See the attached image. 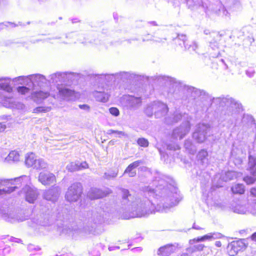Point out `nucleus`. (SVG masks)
<instances>
[{
    "mask_svg": "<svg viewBox=\"0 0 256 256\" xmlns=\"http://www.w3.org/2000/svg\"><path fill=\"white\" fill-rule=\"evenodd\" d=\"M26 78H28L32 83V90L38 88L42 89V87L47 83V80L45 76L40 74H34L26 76H20L13 78L12 81L14 82H23Z\"/></svg>",
    "mask_w": 256,
    "mask_h": 256,
    "instance_id": "nucleus-4",
    "label": "nucleus"
},
{
    "mask_svg": "<svg viewBox=\"0 0 256 256\" xmlns=\"http://www.w3.org/2000/svg\"><path fill=\"white\" fill-rule=\"evenodd\" d=\"M93 95L96 100L104 102H106L110 96L108 90L106 89L103 85L98 86L94 92Z\"/></svg>",
    "mask_w": 256,
    "mask_h": 256,
    "instance_id": "nucleus-13",
    "label": "nucleus"
},
{
    "mask_svg": "<svg viewBox=\"0 0 256 256\" xmlns=\"http://www.w3.org/2000/svg\"><path fill=\"white\" fill-rule=\"evenodd\" d=\"M132 77L131 74L130 72H120L116 73L114 74H100L96 76V80L100 78V80L105 79L107 82L114 80L116 78H120L121 80H124L128 79Z\"/></svg>",
    "mask_w": 256,
    "mask_h": 256,
    "instance_id": "nucleus-9",
    "label": "nucleus"
},
{
    "mask_svg": "<svg viewBox=\"0 0 256 256\" xmlns=\"http://www.w3.org/2000/svg\"><path fill=\"white\" fill-rule=\"evenodd\" d=\"M254 70L252 68H249L246 71V74L249 77H252L254 76Z\"/></svg>",
    "mask_w": 256,
    "mask_h": 256,
    "instance_id": "nucleus-56",
    "label": "nucleus"
},
{
    "mask_svg": "<svg viewBox=\"0 0 256 256\" xmlns=\"http://www.w3.org/2000/svg\"><path fill=\"white\" fill-rule=\"evenodd\" d=\"M77 163L80 168V170L88 168V164L86 162H77Z\"/></svg>",
    "mask_w": 256,
    "mask_h": 256,
    "instance_id": "nucleus-54",
    "label": "nucleus"
},
{
    "mask_svg": "<svg viewBox=\"0 0 256 256\" xmlns=\"http://www.w3.org/2000/svg\"><path fill=\"white\" fill-rule=\"evenodd\" d=\"M155 104L154 102L148 104L144 112L148 116H152V114H154L155 111Z\"/></svg>",
    "mask_w": 256,
    "mask_h": 256,
    "instance_id": "nucleus-38",
    "label": "nucleus"
},
{
    "mask_svg": "<svg viewBox=\"0 0 256 256\" xmlns=\"http://www.w3.org/2000/svg\"><path fill=\"white\" fill-rule=\"evenodd\" d=\"M192 228L197 230H202V228H200V226H197L195 223L194 224Z\"/></svg>",
    "mask_w": 256,
    "mask_h": 256,
    "instance_id": "nucleus-63",
    "label": "nucleus"
},
{
    "mask_svg": "<svg viewBox=\"0 0 256 256\" xmlns=\"http://www.w3.org/2000/svg\"><path fill=\"white\" fill-rule=\"evenodd\" d=\"M186 88L188 92L190 94V96L194 98L200 97L201 98H208L210 101L212 100V97L204 90H201L192 86H187ZM212 100L214 102L218 104L220 106H226V114L228 116H232L235 118H236L238 115L243 110L241 104L228 96L226 97L214 98Z\"/></svg>",
    "mask_w": 256,
    "mask_h": 256,
    "instance_id": "nucleus-2",
    "label": "nucleus"
},
{
    "mask_svg": "<svg viewBox=\"0 0 256 256\" xmlns=\"http://www.w3.org/2000/svg\"><path fill=\"white\" fill-rule=\"evenodd\" d=\"M250 194L251 196L256 197V187H254L250 188Z\"/></svg>",
    "mask_w": 256,
    "mask_h": 256,
    "instance_id": "nucleus-58",
    "label": "nucleus"
},
{
    "mask_svg": "<svg viewBox=\"0 0 256 256\" xmlns=\"http://www.w3.org/2000/svg\"><path fill=\"white\" fill-rule=\"evenodd\" d=\"M34 222L36 224L42 226H46L49 224V220L47 216L44 217L40 216V218H34Z\"/></svg>",
    "mask_w": 256,
    "mask_h": 256,
    "instance_id": "nucleus-35",
    "label": "nucleus"
},
{
    "mask_svg": "<svg viewBox=\"0 0 256 256\" xmlns=\"http://www.w3.org/2000/svg\"><path fill=\"white\" fill-rule=\"evenodd\" d=\"M20 154L18 152L12 150L5 158L4 161L9 163L17 162L20 160Z\"/></svg>",
    "mask_w": 256,
    "mask_h": 256,
    "instance_id": "nucleus-29",
    "label": "nucleus"
},
{
    "mask_svg": "<svg viewBox=\"0 0 256 256\" xmlns=\"http://www.w3.org/2000/svg\"><path fill=\"white\" fill-rule=\"evenodd\" d=\"M172 189V190H170L167 187H162L161 184L156 186V189L146 188L144 194L146 196L154 198L155 206L149 198H134L128 190L122 188V204L127 206L126 211L122 214V218L127 220L146 216L155 212H167L171 208L177 205L180 200L176 189L174 187Z\"/></svg>",
    "mask_w": 256,
    "mask_h": 256,
    "instance_id": "nucleus-1",
    "label": "nucleus"
},
{
    "mask_svg": "<svg viewBox=\"0 0 256 256\" xmlns=\"http://www.w3.org/2000/svg\"><path fill=\"white\" fill-rule=\"evenodd\" d=\"M137 143L140 146L145 147V148L148 146V144H149L148 140H146V138H139L137 140Z\"/></svg>",
    "mask_w": 256,
    "mask_h": 256,
    "instance_id": "nucleus-45",
    "label": "nucleus"
},
{
    "mask_svg": "<svg viewBox=\"0 0 256 256\" xmlns=\"http://www.w3.org/2000/svg\"><path fill=\"white\" fill-rule=\"evenodd\" d=\"M25 164L28 167H32L37 170L45 169L48 166L47 163L42 158H36L32 153L28 154L26 156Z\"/></svg>",
    "mask_w": 256,
    "mask_h": 256,
    "instance_id": "nucleus-6",
    "label": "nucleus"
},
{
    "mask_svg": "<svg viewBox=\"0 0 256 256\" xmlns=\"http://www.w3.org/2000/svg\"><path fill=\"white\" fill-rule=\"evenodd\" d=\"M82 192V188L80 183L76 182L72 184L68 189L65 194L66 200L70 202L77 201Z\"/></svg>",
    "mask_w": 256,
    "mask_h": 256,
    "instance_id": "nucleus-5",
    "label": "nucleus"
},
{
    "mask_svg": "<svg viewBox=\"0 0 256 256\" xmlns=\"http://www.w3.org/2000/svg\"><path fill=\"white\" fill-rule=\"evenodd\" d=\"M38 181L44 186H49L56 182V177L51 172H42L39 174Z\"/></svg>",
    "mask_w": 256,
    "mask_h": 256,
    "instance_id": "nucleus-16",
    "label": "nucleus"
},
{
    "mask_svg": "<svg viewBox=\"0 0 256 256\" xmlns=\"http://www.w3.org/2000/svg\"><path fill=\"white\" fill-rule=\"evenodd\" d=\"M253 176H256V158L252 156L248 157V168Z\"/></svg>",
    "mask_w": 256,
    "mask_h": 256,
    "instance_id": "nucleus-30",
    "label": "nucleus"
},
{
    "mask_svg": "<svg viewBox=\"0 0 256 256\" xmlns=\"http://www.w3.org/2000/svg\"><path fill=\"white\" fill-rule=\"evenodd\" d=\"M17 90L21 94H26L30 92V88L24 86H21L17 88Z\"/></svg>",
    "mask_w": 256,
    "mask_h": 256,
    "instance_id": "nucleus-41",
    "label": "nucleus"
},
{
    "mask_svg": "<svg viewBox=\"0 0 256 256\" xmlns=\"http://www.w3.org/2000/svg\"><path fill=\"white\" fill-rule=\"evenodd\" d=\"M71 72H56L50 75V82L58 83V82H66L72 76Z\"/></svg>",
    "mask_w": 256,
    "mask_h": 256,
    "instance_id": "nucleus-15",
    "label": "nucleus"
},
{
    "mask_svg": "<svg viewBox=\"0 0 256 256\" xmlns=\"http://www.w3.org/2000/svg\"><path fill=\"white\" fill-rule=\"evenodd\" d=\"M134 252H140L142 250V248L141 247L134 248L132 250Z\"/></svg>",
    "mask_w": 256,
    "mask_h": 256,
    "instance_id": "nucleus-61",
    "label": "nucleus"
},
{
    "mask_svg": "<svg viewBox=\"0 0 256 256\" xmlns=\"http://www.w3.org/2000/svg\"><path fill=\"white\" fill-rule=\"evenodd\" d=\"M243 180L248 184H254L256 179L250 176H246L243 178Z\"/></svg>",
    "mask_w": 256,
    "mask_h": 256,
    "instance_id": "nucleus-49",
    "label": "nucleus"
},
{
    "mask_svg": "<svg viewBox=\"0 0 256 256\" xmlns=\"http://www.w3.org/2000/svg\"><path fill=\"white\" fill-rule=\"evenodd\" d=\"M210 235H212V239H216L221 238L222 236V234L220 233H210Z\"/></svg>",
    "mask_w": 256,
    "mask_h": 256,
    "instance_id": "nucleus-55",
    "label": "nucleus"
},
{
    "mask_svg": "<svg viewBox=\"0 0 256 256\" xmlns=\"http://www.w3.org/2000/svg\"><path fill=\"white\" fill-rule=\"evenodd\" d=\"M11 81V79L8 78H0V90L8 93L11 92L12 90V88L10 84Z\"/></svg>",
    "mask_w": 256,
    "mask_h": 256,
    "instance_id": "nucleus-26",
    "label": "nucleus"
},
{
    "mask_svg": "<svg viewBox=\"0 0 256 256\" xmlns=\"http://www.w3.org/2000/svg\"><path fill=\"white\" fill-rule=\"evenodd\" d=\"M242 176V172H236L235 171H228L221 174L220 179L224 182H226L241 177Z\"/></svg>",
    "mask_w": 256,
    "mask_h": 256,
    "instance_id": "nucleus-22",
    "label": "nucleus"
},
{
    "mask_svg": "<svg viewBox=\"0 0 256 256\" xmlns=\"http://www.w3.org/2000/svg\"><path fill=\"white\" fill-rule=\"evenodd\" d=\"M158 80H162L163 81L169 82L170 83H174V80L172 78L167 77L165 76H160Z\"/></svg>",
    "mask_w": 256,
    "mask_h": 256,
    "instance_id": "nucleus-52",
    "label": "nucleus"
},
{
    "mask_svg": "<svg viewBox=\"0 0 256 256\" xmlns=\"http://www.w3.org/2000/svg\"><path fill=\"white\" fill-rule=\"evenodd\" d=\"M79 107L80 108L85 110H88L89 109V106L86 104H80L79 106Z\"/></svg>",
    "mask_w": 256,
    "mask_h": 256,
    "instance_id": "nucleus-62",
    "label": "nucleus"
},
{
    "mask_svg": "<svg viewBox=\"0 0 256 256\" xmlns=\"http://www.w3.org/2000/svg\"><path fill=\"white\" fill-rule=\"evenodd\" d=\"M0 216L5 220L10 222L19 221L18 216L14 210L8 208H0Z\"/></svg>",
    "mask_w": 256,
    "mask_h": 256,
    "instance_id": "nucleus-11",
    "label": "nucleus"
},
{
    "mask_svg": "<svg viewBox=\"0 0 256 256\" xmlns=\"http://www.w3.org/2000/svg\"><path fill=\"white\" fill-rule=\"evenodd\" d=\"M50 95L54 98H56L54 94H50L48 92L44 91L42 89L38 88L35 90H32L30 97L34 102L37 104H40L43 100Z\"/></svg>",
    "mask_w": 256,
    "mask_h": 256,
    "instance_id": "nucleus-10",
    "label": "nucleus"
},
{
    "mask_svg": "<svg viewBox=\"0 0 256 256\" xmlns=\"http://www.w3.org/2000/svg\"><path fill=\"white\" fill-rule=\"evenodd\" d=\"M11 116H10L3 115L0 116V120H11Z\"/></svg>",
    "mask_w": 256,
    "mask_h": 256,
    "instance_id": "nucleus-57",
    "label": "nucleus"
},
{
    "mask_svg": "<svg viewBox=\"0 0 256 256\" xmlns=\"http://www.w3.org/2000/svg\"><path fill=\"white\" fill-rule=\"evenodd\" d=\"M60 95L66 98H70L74 94V91L67 88H58Z\"/></svg>",
    "mask_w": 256,
    "mask_h": 256,
    "instance_id": "nucleus-32",
    "label": "nucleus"
},
{
    "mask_svg": "<svg viewBox=\"0 0 256 256\" xmlns=\"http://www.w3.org/2000/svg\"><path fill=\"white\" fill-rule=\"evenodd\" d=\"M184 146L190 154H194L196 152V148L190 140H185Z\"/></svg>",
    "mask_w": 256,
    "mask_h": 256,
    "instance_id": "nucleus-33",
    "label": "nucleus"
},
{
    "mask_svg": "<svg viewBox=\"0 0 256 256\" xmlns=\"http://www.w3.org/2000/svg\"><path fill=\"white\" fill-rule=\"evenodd\" d=\"M58 230L61 234H68L74 236L75 234H78L80 230L77 228H71L69 226H64L62 228H58Z\"/></svg>",
    "mask_w": 256,
    "mask_h": 256,
    "instance_id": "nucleus-28",
    "label": "nucleus"
},
{
    "mask_svg": "<svg viewBox=\"0 0 256 256\" xmlns=\"http://www.w3.org/2000/svg\"><path fill=\"white\" fill-rule=\"evenodd\" d=\"M17 188V186H10L2 188H0V198L6 196V194L14 192L15 189Z\"/></svg>",
    "mask_w": 256,
    "mask_h": 256,
    "instance_id": "nucleus-36",
    "label": "nucleus"
},
{
    "mask_svg": "<svg viewBox=\"0 0 256 256\" xmlns=\"http://www.w3.org/2000/svg\"><path fill=\"white\" fill-rule=\"evenodd\" d=\"M50 110V107H44V106H38L35 108L34 110V113H39V112H49Z\"/></svg>",
    "mask_w": 256,
    "mask_h": 256,
    "instance_id": "nucleus-44",
    "label": "nucleus"
},
{
    "mask_svg": "<svg viewBox=\"0 0 256 256\" xmlns=\"http://www.w3.org/2000/svg\"><path fill=\"white\" fill-rule=\"evenodd\" d=\"M26 192V200L30 203H34L38 196V192L36 189L26 186L24 188Z\"/></svg>",
    "mask_w": 256,
    "mask_h": 256,
    "instance_id": "nucleus-23",
    "label": "nucleus"
},
{
    "mask_svg": "<svg viewBox=\"0 0 256 256\" xmlns=\"http://www.w3.org/2000/svg\"><path fill=\"white\" fill-rule=\"evenodd\" d=\"M182 117L186 118V121L183 122L179 126L175 128L172 132V137L174 140H182L190 132V118L188 114H184L182 116L180 113L176 112L174 113L172 119L170 118H166V122L168 124H172L174 122H178Z\"/></svg>",
    "mask_w": 256,
    "mask_h": 256,
    "instance_id": "nucleus-3",
    "label": "nucleus"
},
{
    "mask_svg": "<svg viewBox=\"0 0 256 256\" xmlns=\"http://www.w3.org/2000/svg\"><path fill=\"white\" fill-rule=\"evenodd\" d=\"M154 116L156 118H160L164 116L168 112L167 105L160 101L154 102Z\"/></svg>",
    "mask_w": 256,
    "mask_h": 256,
    "instance_id": "nucleus-19",
    "label": "nucleus"
},
{
    "mask_svg": "<svg viewBox=\"0 0 256 256\" xmlns=\"http://www.w3.org/2000/svg\"><path fill=\"white\" fill-rule=\"evenodd\" d=\"M210 128L208 124H199L192 134L193 138L198 143H202L206 140Z\"/></svg>",
    "mask_w": 256,
    "mask_h": 256,
    "instance_id": "nucleus-7",
    "label": "nucleus"
},
{
    "mask_svg": "<svg viewBox=\"0 0 256 256\" xmlns=\"http://www.w3.org/2000/svg\"><path fill=\"white\" fill-rule=\"evenodd\" d=\"M166 40V38H156V39L153 40L156 42L163 43V42H164Z\"/></svg>",
    "mask_w": 256,
    "mask_h": 256,
    "instance_id": "nucleus-59",
    "label": "nucleus"
},
{
    "mask_svg": "<svg viewBox=\"0 0 256 256\" xmlns=\"http://www.w3.org/2000/svg\"><path fill=\"white\" fill-rule=\"evenodd\" d=\"M250 238L252 240L256 242V232L251 236Z\"/></svg>",
    "mask_w": 256,
    "mask_h": 256,
    "instance_id": "nucleus-64",
    "label": "nucleus"
},
{
    "mask_svg": "<svg viewBox=\"0 0 256 256\" xmlns=\"http://www.w3.org/2000/svg\"><path fill=\"white\" fill-rule=\"evenodd\" d=\"M110 112L113 116H117L120 114L119 110L116 108H111L109 109Z\"/></svg>",
    "mask_w": 256,
    "mask_h": 256,
    "instance_id": "nucleus-53",
    "label": "nucleus"
},
{
    "mask_svg": "<svg viewBox=\"0 0 256 256\" xmlns=\"http://www.w3.org/2000/svg\"><path fill=\"white\" fill-rule=\"evenodd\" d=\"M60 193V188L58 186H55L50 188L44 193V198L48 200L54 202L57 200Z\"/></svg>",
    "mask_w": 256,
    "mask_h": 256,
    "instance_id": "nucleus-17",
    "label": "nucleus"
},
{
    "mask_svg": "<svg viewBox=\"0 0 256 256\" xmlns=\"http://www.w3.org/2000/svg\"><path fill=\"white\" fill-rule=\"evenodd\" d=\"M205 247L204 245L202 244H199L197 245H194V246H190L188 248H194V252L196 250L198 251H202L203 250L204 248Z\"/></svg>",
    "mask_w": 256,
    "mask_h": 256,
    "instance_id": "nucleus-51",
    "label": "nucleus"
},
{
    "mask_svg": "<svg viewBox=\"0 0 256 256\" xmlns=\"http://www.w3.org/2000/svg\"><path fill=\"white\" fill-rule=\"evenodd\" d=\"M248 212L254 216H256V202L249 204L248 206Z\"/></svg>",
    "mask_w": 256,
    "mask_h": 256,
    "instance_id": "nucleus-46",
    "label": "nucleus"
},
{
    "mask_svg": "<svg viewBox=\"0 0 256 256\" xmlns=\"http://www.w3.org/2000/svg\"><path fill=\"white\" fill-rule=\"evenodd\" d=\"M107 134H117L119 137H121L122 136H125L124 132L122 131L115 130H113L112 129L108 130L107 131Z\"/></svg>",
    "mask_w": 256,
    "mask_h": 256,
    "instance_id": "nucleus-48",
    "label": "nucleus"
},
{
    "mask_svg": "<svg viewBox=\"0 0 256 256\" xmlns=\"http://www.w3.org/2000/svg\"><path fill=\"white\" fill-rule=\"evenodd\" d=\"M126 106L130 109H136L141 106L142 100L140 97H136L132 96H125Z\"/></svg>",
    "mask_w": 256,
    "mask_h": 256,
    "instance_id": "nucleus-21",
    "label": "nucleus"
},
{
    "mask_svg": "<svg viewBox=\"0 0 256 256\" xmlns=\"http://www.w3.org/2000/svg\"><path fill=\"white\" fill-rule=\"evenodd\" d=\"M218 9L216 10V13L222 18H229L230 17V14L225 8L224 6L220 4L218 6Z\"/></svg>",
    "mask_w": 256,
    "mask_h": 256,
    "instance_id": "nucleus-31",
    "label": "nucleus"
},
{
    "mask_svg": "<svg viewBox=\"0 0 256 256\" xmlns=\"http://www.w3.org/2000/svg\"><path fill=\"white\" fill-rule=\"evenodd\" d=\"M78 164L76 162H72L67 165L66 169L70 172L79 170L80 168Z\"/></svg>",
    "mask_w": 256,
    "mask_h": 256,
    "instance_id": "nucleus-40",
    "label": "nucleus"
},
{
    "mask_svg": "<svg viewBox=\"0 0 256 256\" xmlns=\"http://www.w3.org/2000/svg\"><path fill=\"white\" fill-rule=\"evenodd\" d=\"M232 191L234 194H243L245 191V187L242 184H238L232 186Z\"/></svg>",
    "mask_w": 256,
    "mask_h": 256,
    "instance_id": "nucleus-34",
    "label": "nucleus"
},
{
    "mask_svg": "<svg viewBox=\"0 0 256 256\" xmlns=\"http://www.w3.org/2000/svg\"><path fill=\"white\" fill-rule=\"evenodd\" d=\"M186 36L184 34H178L177 38L174 39L176 43H178V44L182 46L183 45L186 50L189 51L190 52H195L196 49L198 48V44L196 42H192L189 45L186 44Z\"/></svg>",
    "mask_w": 256,
    "mask_h": 256,
    "instance_id": "nucleus-14",
    "label": "nucleus"
},
{
    "mask_svg": "<svg viewBox=\"0 0 256 256\" xmlns=\"http://www.w3.org/2000/svg\"><path fill=\"white\" fill-rule=\"evenodd\" d=\"M8 24L11 25L12 27H16V26H18V25H21V24L20 22L18 23V24H16L14 23L10 22H6L5 23H0V30L4 28V26L7 27L8 26Z\"/></svg>",
    "mask_w": 256,
    "mask_h": 256,
    "instance_id": "nucleus-50",
    "label": "nucleus"
},
{
    "mask_svg": "<svg viewBox=\"0 0 256 256\" xmlns=\"http://www.w3.org/2000/svg\"><path fill=\"white\" fill-rule=\"evenodd\" d=\"M141 164L142 162L140 160H136L130 164L125 170L124 174H128L130 177L134 176L136 174V168Z\"/></svg>",
    "mask_w": 256,
    "mask_h": 256,
    "instance_id": "nucleus-24",
    "label": "nucleus"
},
{
    "mask_svg": "<svg viewBox=\"0 0 256 256\" xmlns=\"http://www.w3.org/2000/svg\"><path fill=\"white\" fill-rule=\"evenodd\" d=\"M3 106L6 108L17 109L21 110H24L25 106L20 102H16L12 98L4 96L2 100Z\"/></svg>",
    "mask_w": 256,
    "mask_h": 256,
    "instance_id": "nucleus-12",
    "label": "nucleus"
},
{
    "mask_svg": "<svg viewBox=\"0 0 256 256\" xmlns=\"http://www.w3.org/2000/svg\"><path fill=\"white\" fill-rule=\"evenodd\" d=\"M234 212L240 214H246L248 212V210L244 206L238 205L234 208Z\"/></svg>",
    "mask_w": 256,
    "mask_h": 256,
    "instance_id": "nucleus-39",
    "label": "nucleus"
},
{
    "mask_svg": "<svg viewBox=\"0 0 256 256\" xmlns=\"http://www.w3.org/2000/svg\"><path fill=\"white\" fill-rule=\"evenodd\" d=\"M196 157L198 160L204 166H206L208 164V153L206 150H200L198 154Z\"/></svg>",
    "mask_w": 256,
    "mask_h": 256,
    "instance_id": "nucleus-27",
    "label": "nucleus"
},
{
    "mask_svg": "<svg viewBox=\"0 0 256 256\" xmlns=\"http://www.w3.org/2000/svg\"><path fill=\"white\" fill-rule=\"evenodd\" d=\"M212 240V235H210V234H208L204 235L200 238H194L192 240H190L189 241V243L190 244H192L196 242H203L206 240Z\"/></svg>",
    "mask_w": 256,
    "mask_h": 256,
    "instance_id": "nucleus-37",
    "label": "nucleus"
},
{
    "mask_svg": "<svg viewBox=\"0 0 256 256\" xmlns=\"http://www.w3.org/2000/svg\"><path fill=\"white\" fill-rule=\"evenodd\" d=\"M6 128V125L4 122H0V132H4Z\"/></svg>",
    "mask_w": 256,
    "mask_h": 256,
    "instance_id": "nucleus-60",
    "label": "nucleus"
},
{
    "mask_svg": "<svg viewBox=\"0 0 256 256\" xmlns=\"http://www.w3.org/2000/svg\"><path fill=\"white\" fill-rule=\"evenodd\" d=\"M244 239H241L236 241H233L228 246V252L230 256H234L239 251L242 250L247 246Z\"/></svg>",
    "mask_w": 256,
    "mask_h": 256,
    "instance_id": "nucleus-8",
    "label": "nucleus"
},
{
    "mask_svg": "<svg viewBox=\"0 0 256 256\" xmlns=\"http://www.w3.org/2000/svg\"><path fill=\"white\" fill-rule=\"evenodd\" d=\"M118 175V172L112 170L108 172H105L104 175V178L106 179H110L116 178Z\"/></svg>",
    "mask_w": 256,
    "mask_h": 256,
    "instance_id": "nucleus-42",
    "label": "nucleus"
},
{
    "mask_svg": "<svg viewBox=\"0 0 256 256\" xmlns=\"http://www.w3.org/2000/svg\"><path fill=\"white\" fill-rule=\"evenodd\" d=\"M167 149L170 150L176 151L180 149L179 145L176 143L169 144H167Z\"/></svg>",
    "mask_w": 256,
    "mask_h": 256,
    "instance_id": "nucleus-47",
    "label": "nucleus"
},
{
    "mask_svg": "<svg viewBox=\"0 0 256 256\" xmlns=\"http://www.w3.org/2000/svg\"><path fill=\"white\" fill-rule=\"evenodd\" d=\"M178 246L177 244H166L158 249L157 254L158 256H170L176 251Z\"/></svg>",
    "mask_w": 256,
    "mask_h": 256,
    "instance_id": "nucleus-18",
    "label": "nucleus"
},
{
    "mask_svg": "<svg viewBox=\"0 0 256 256\" xmlns=\"http://www.w3.org/2000/svg\"><path fill=\"white\" fill-rule=\"evenodd\" d=\"M106 195L104 192L95 188H91L88 192V196L91 200L100 198Z\"/></svg>",
    "mask_w": 256,
    "mask_h": 256,
    "instance_id": "nucleus-25",
    "label": "nucleus"
},
{
    "mask_svg": "<svg viewBox=\"0 0 256 256\" xmlns=\"http://www.w3.org/2000/svg\"><path fill=\"white\" fill-rule=\"evenodd\" d=\"M194 250L193 248H187L185 251L178 254L176 256H192V254L194 253Z\"/></svg>",
    "mask_w": 256,
    "mask_h": 256,
    "instance_id": "nucleus-43",
    "label": "nucleus"
},
{
    "mask_svg": "<svg viewBox=\"0 0 256 256\" xmlns=\"http://www.w3.org/2000/svg\"><path fill=\"white\" fill-rule=\"evenodd\" d=\"M204 33L206 35L210 34V37L212 38V40H209L210 46L213 50L218 49V42L221 39V35L216 32H210L209 30H204Z\"/></svg>",
    "mask_w": 256,
    "mask_h": 256,
    "instance_id": "nucleus-20",
    "label": "nucleus"
}]
</instances>
